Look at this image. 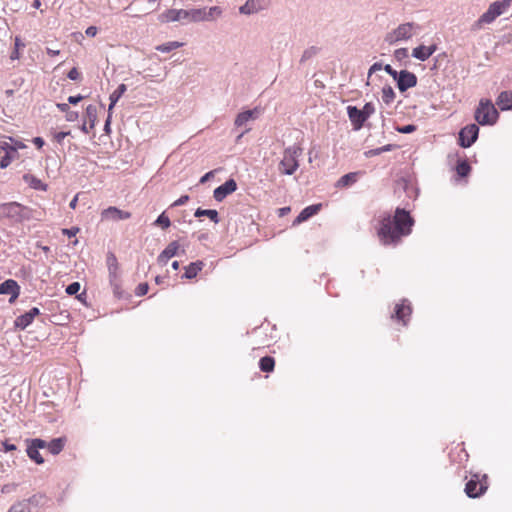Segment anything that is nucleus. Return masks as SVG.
<instances>
[{"mask_svg":"<svg viewBox=\"0 0 512 512\" xmlns=\"http://www.w3.org/2000/svg\"><path fill=\"white\" fill-rule=\"evenodd\" d=\"M259 366L263 372L273 371L274 366H275L274 358H272L270 356L262 357L259 361Z\"/></svg>","mask_w":512,"mask_h":512,"instance_id":"36","label":"nucleus"},{"mask_svg":"<svg viewBox=\"0 0 512 512\" xmlns=\"http://www.w3.org/2000/svg\"><path fill=\"white\" fill-rule=\"evenodd\" d=\"M3 448L5 452L14 451L16 450V446L14 444H11L7 441L3 442Z\"/></svg>","mask_w":512,"mask_h":512,"instance_id":"63","label":"nucleus"},{"mask_svg":"<svg viewBox=\"0 0 512 512\" xmlns=\"http://www.w3.org/2000/svg\"><path fill=\"white\" fill-rule=\"evenodd\" d=\"M97 32H98V29H97V27H95V26H89V27L86 29V31H85V33H86V35H87L88 37H94V36H96Z\"/></svg>","mask_w":512,"mask_h":512,"instance_id":"59","label":"nucleus"},{"mask_svg":"<svg viewBox=\"0 0 512 512\" xmlns=\"http://www.w3.org/2000/svg\"><path fill=\"white\" fill-rule=\"evenodd\" d=\"M475 119L480 125H493L498 119V111L489 100H481L475 111Z\"/></svg>","mask_w":512,"mask_h":512,"instance_id":"5","label":"nucleus"},{"mask_svg":"<svg viewBox=\"0 0 512 512\" xmlns=\"http://www.w3.org/2000/svg\"><path fill=\"white\" fill-rule=\"evenodd\" d=\"M203 267L204 263L202 261L192 262L185 267V273L182 277L186 279H193L197 276Z\"/></svg>","mask_w":512,"mask_h":512,"instance_id":"25","label":"nucleus"},{"mask_svg":"<svg viewBox=\"0 0 512 512\" xmlns=\"http://www.w3.org/2000/svg\"><path fill=\"white\" fill-rule=\"evenodd\" d=\"M317 52V49L315 47H310L308 49H306L302 56H301V62H305L307 60H309L310 58H312Z\"/></svg>","mask_w":512,"mask_h":512,"instance_id":"45","label":"nucleus"},{"mask_svg":"<svg viewBox=\"0 0 512 512\" xmlns=\"http://www.w3.org/2000/svg\"><path fill=\"white\" fill-rule=\"evenodd\" d=\"M67 76H68V78H69L70 80L75 81V80H78V79H79V77H80V73H79V71L77 70V68H75V67H74V68H72V69L68 72Z\"/></svg>","mask_w":512,"mask_h":512,"instance_id":"54","label":"nucleus"},{"mask_svg":"<svg viewBox=\"0 0 512 512\" xmlns=\"http://www.w3.org/2000/svg\"><path fill=\"white\" fill-rule=\"evenodd\" d=\"M436 45H420L412 50V56L420 61H426L435 51Z\"/></svg>","mask_w":512,"mask_h":512,"instance_id":"19","label":"nucleus"},{"mask_svg":"<svg viewBox=\"0 0 512 512\" xmlns=\"http://www.w3.org/2000/svg\"><path fill=\"white\" fill-rule=\"evenodd\" d=\"M414 224L413 218L405 209L397 208L395 215H385L379 223L377 235L383 245L396 246L402 237L408 236Z\"/></svg>","mask_w":512,"mask_h":512,"instance_id":"1","label":"nucleus"},{"mask_svg":"<svg viewBox=\"0 0 512 512\" xmlns=\"http://www.w3.org/2000/svg\"><path fill=\"white\" fill-rule=\"evenodd\" d=\"M77 117H78V113H77V112H75V111H70V110H69V111L66 113V119H67V121H70V122L75 121V120L77 119Z\"/></svg>","mask_w":512,"mask_h":512,"instance_id":"61","label":"nucleus"},{"mask_svg":"<svg viewBox=\"0 0 512 512\" xmlns=\"http://www.w3.org/2000/svg\"><path fill=\"white\" fill-rule=\"evenodd\" d=\"M194 216L195 217H202V216H206L208 217L212 222H214L215 224H217L219 222V216H218V212L214 209H202V208H198L195 213H194Z\"/></svg>","mask_w":512,"mask_h":512,"instance_id":"31","label":"nucleus"},{"mask_svg":"<svg viewBox=\"0 0 512 512\" xmlns=\"http://www.w3.org/2000/svg\"><path fill=\"white\" fill-rule=\"evenodd\" d=\"M0 148L5 151V155L0 160V168L5 169L19 157V154L15 148L10 147V143L7 141L0 142Z\"/></svg>","mask_w":512,"mask_h":512,"instance_id":"12","label":"nucleus"},{"mask_svg":"<svg viewBox=\"0 0 512 512\" xmlns=\"http://www.w3.org/2000/svg\"><path fill=\"white\" fill-rule=\"evenodd\" d=\"M383 69L396 81L399 72L394 70L389 64L385 65Z\"/></svg>","mask_w":512,"mask_h":512,"instance_id":"55","label":"nucleus"},{"mask_svg":"<svg viewBox=\"0 0 512 512\" xmlns=\"http://www.w3.org/2000/svg\"><path fill=\"white\" fill-rule=\"evenodd\" d=\"M154 224L161 226L163 229H166L171 225V222H170L169 217L166 216L165 212H163L158 216V218L156 219Z\"/></svg>","mask_w":512,"mask_h":512,"instance_id":"42","label":"nucleus"},{"mask_svg":"<svg viewBox=\"0 0 512 512\" xmlns=\"http://www.w3.org/2000/svg\"><path fill=\"white\" fill-rule=\"evenodd\" d=\"M497 105L501 110H511L512 109V92L511 91H503L499 94L497 98Z\"/></svg>","mask_w":512,"mask_h":512,"instance_id":"24","label":"nucleus"},{"mask_svg":"<svg viewBox=\"0 0 512 512\" xmlns=\"http://www.w3.org/2000/svg\"><path fill=\"white\" fill-rule=\"evenodd\" d=\"M237 183L234 179H228L225 183L218 186L214 192L213 197L216 201H223L228 195L236 191Z\"/></svg>","mask_w":512,"mask_h":512,"instance_id":"10","label":"nucleus"},{"mask_svg":"<svg viewBox=\"0 0 512 512\" xmlns=\"http://www.w3.org/2000/svg\"><path fill=\"white\" fill-rule=\"evenodd\" d=\"M86 116L90 120V128L95 126V121L97 118V108L94 105H88L86 107Z\"/></svg>","mask_w":512,"mask_h":512,"instance_id":"39","label":"nucleus"},{"mask_svg":"<svg viewBox=\"0 0 512 512\" xmlns=\"http://www.w3.org/2000/svg\"><path fill=\"white\" fill-rule=\"evenodd\" d=\"M416 130V126L412 125V124H409V125H405V126H402V127H398L397 128V131L399 133H403V134H409V133H412Z\"/></svg>","mask_w":512,"mask_h":512,"instance_id":"51","label":"nucleus"},{"mask_svg":"<svg viewBox=\"0 0 512 512\" xmlns=\"http://www.w3.org/2000/svg\"><path fill=\"white\" fill-rule=\"evenodd\" d=\"M183 43L178 41H170L161 45L156 46V50L163 53H168L174 49L180 48Z\"/></svg>","mask_w":512,"mask_h":512,"instance_id":"37","label":"nucleus"},{"mask_svg":"<svg viewBox=\"0 0 512 512\" xmlns=\"http://www.w3.org/2000/svg\"><path fill=\"white\" fill-rule=\"evenodd\" d=\"M347 114L349 120L351 121L353 129L355 131L360 130L366 121L365 116L362 114L361 110L358 109L356 106H348Z\"/></svg>","mask_w":512,"mask_h":512,"instance_id":"13","label":"nucleus"},{"mask_svg":"<svg viewBox=\"0 0 512 512\" xmlns=\"http://www.w3.org/2000/svg\"><path fill=\"white\" fill-rule=\"evenodd\" d=\"M40 311L37 307L31 308L28 312L18 316L15 320V326L19 329L24 330L27 328L34 320V318L39 315Z\"/></svg>","mask_w":512,"mask_h":512,"instance_id":"17","label":"nucleus"},{"mask_svg":"<svg viewBox=\"0 0 512 512\" xmlns=\"http://www.w3.org/2000/svg\"><path fill=\"white\" fill-rule=\"evenodd\" d=\"M258 114H259L258 109L247 110V111L241 112L237 115V117L235 119V125L237 127H241V126L245 125L248 121L256 119L258 117Z\"/></svg>","mask_w":512,"mask_h":512,"instance_id":"21","label":"nucleus"},{"mask_svg":"<svg viewBox=\"0 0 512 512\" xmlns=\"http://www.w3.org/2000/svg\"><path fill=\"white\" fill-rule=\"evenodd\" d=\"M189 200V196L188 195H183L181 196L180 198H178L173 204L172 206H182L184 204H186V202Z\"/></svg>","mask_w":512,"mask_h":512,"instance_id":"57","label":"nucleus"},{"mask_svg":"<svg viewBox=\"0 0 512 512\" xmlns=\"http://www.w3.org/2000/svg\"><path fill=\"white\" fill-rule=\"evenodd\" d=\"M479 127L476 124H470L462 128L459 132V145L463 148L470 147L478 138Z\"/></svg>","mask_w":512,"mask_h":512,"instance_id":"8","label":"nucleus"},{"mask_svg":"<svg viewBox=\"0 0 512 512\" xmlns=\"http://www.w3.org/2000/svg\"><path fill=\"white\" fill-rule=\"evenodd\" d=\"M102 219L110 221H120L130 218L131 214L127 211L118 209L117 207H108L102 211Z\"/></svg>","mask_w":512,"mask_h":512,"instance_id":"14","label":"nucleus"},{"mask_svg":"<svg viewBox=\"0 0 512 512\" xmlns=\"http://www.w3.org/2000/svg\"><path fill=\"white\" fill-rule=\"evenodd\" d=\"M320 208H321V204H315V205H310V206L305 207L299 213V215L295 218L293 224L294 225L300 224L304 221H307L309 218H311L312 216L317 214L319 212Z\"/></svg>","mask_w":512,"mask_h":512,"instance_id":"20","label":"nucleus"},{"mask_svg":"<svg viewBox=\"0 0 512 512\" xmlns=\"http://www.w3.org/2000/svg\"><path fill=\"white\" fill-rule=\"evenodd\" d=\"M398 186L401 187L410 198H416L417 197V189L414 187V185L410 182H408L405 179H402L398 182Z\"/></svg>","mask_w":512,"mask_h":512,"instance_id":"34","label":"nucleus"},{"mask_svg":"<svg viewBox=\"0 0 512 512\" xmlns=\"http://www.w3.org/2000/svg\"><path fill=\"white\" fill-rule=\"evenodd\" d=\"M486 479V475H483L482 479H480L479 475L474 474L465 486V493L467 496L470 498H477L484 494L488 488Z\"/></svg>","mask_w":512,"mask_h":512,"instance_id":"7","label":"nucleus"},{"mask_svg":"<svg viewBox=\"0 0 512 512\" xmlns=\"http://www.w3.org/2000/svg\"><path fill=\"white\" fill-rule=\"evenodd\" d=\"M381 69H383V66L381 63L379 62H376L374 63L370 68H369V71H368V78H370L372 76L373 73L377 72V71H380Z\"/></svg>","mask_w":512,"mask_h":512,"instance_id":"53","label":"nucleus"},{"mask_svg":"<svg viewBox=\"0 0 512 512\" xmlns=\"http://www.w3.org/2000/svg\"><path fill=\"white\" fill-rule=\"evenodd\" d=\"M79 290H80V284L78 282H73L67 286L66 293L68 295H75L79 292Z\"/></svg>","mask_w":512,"mask_h":512,"instance_id":"47","label":"nucleus"},{"mask_svg":"<svg viewBox=\"0 0 512 512\" xmlns=\"http://www.w3.org/2000/svg\"><path fill=\"white\" fill-rule=\"evenodd\" d=\"M127 86L125 84H120L116 90H114L109 97L110 104L108 107V112H111L113 107L116 105V103L119 101L121 96L126 92Z\"/></svg>","mask_w":512,"mask_h":512,"instance_id":"27","label":"nucleus"},{"mask_svg":"<svg viewBox=\"0 0 512 512\" xmlns=\"http://www.w3.org/2000/svg\"><path fill=\"white\" fill-rule=\"evenodd\" d=\"M8 512H32V509L28 507L26 502L19 501L12 505Z\"/></svg>","mask_w":512,"mask_h":512,"instance_id":"40","label":"nucleus"},{"mask_svg":"<svg viewBox=\"0 0 512 512\" xmlns=\"http://www.w3.org/2000/svg\"><path fill=\"white\" fill-rule=\"evenodd\" d=\"M395 96L396 94L391 86L386 85L382 88L381 98L386 105H390L394 101Z\"/></svg>","mask_w":512,"mask_h":512,"instance_id":"35","label":"nucleus"},{"mask_svg":"<svg viewBox=\"0 0 512 512\" xmlns=\"http://www.w3.org/2000/svg\"><path fill=\"white\" fill-rule=\"evenodd\" d=\"M149 286L147 283H140L135 290L137 296H143L148 292Z\"/></svg>","mask_w":512,"mask_h":512,"instance_id":"49","label":"nucleus"},{"mask_svg":"<svg viewBox=\"0 0 512 512\" xmlns=\"http://www.w3.org/2000/svg\"><path fill=\"white\" fill-rule=\"evenodd\" d=\"M27 442L32 443L34 446H36L38 449L47 448L48 443L42 439L35 438L32 440H27Z\"/></svg>","mask_w":512,"mask_h":512,"instance_id":"50","label":"nucleus"},{"mask_svg":"<svg viewBox=\"0 0 512 512\" xmlns=\"http://www.w3.org/2000/svg\"><path fill=\"white\" fill-rule=\"evenodd\" d=\"M57 108L60 111L65 112V113H67L70 110V107H69L68 103H58L57 104Z\"/></svg>","mask_w":512,"mask_h":512,"instance_id":"64","label":"nucleus"},{"mask_svg":"<svg viewBox=\"0 0 512 512\" xmlns=\"http://www.w3.org/2000/svg\"><path fill=\"white\" fill-rule=\"evenodd\" d=\"M24 43L21 41L19 37H15V49L12 51L10 58L11 60H17L20 57L19 49L24 47Z\"/></svg>","mask_w":512,"mask_h":512,"instance_id":"43","label":"nucleus"},{"mask_svg":"<svg viewBox=\"0 0 512 512\" xmlns=\"http://www.w3.org/2000/svg\"><path fill=\"white\" fill-rule=\"evenodd\" d=\"M161 22H188V10L185 9H169L160 15Z\"/></svg>","mask_w":512,"mask_h":512,"instance_id":"11","label":"nucleus"},{"mask_svg":"<svg viewBox=\"0 0 512 512\" xmlns=\"http://www.w3.org/2000/svg\"><path fill=\"white\" fill-rule=\"evenodd\" d=\"M261 9L262 6L257 0H247L246 3L239 8V12L241 14L251 15L259 12Z\"/></svg>","mask_w":512,"mask_h":512,"instance_id":"26","label":"nucleus"},{"mask_svg":"<svg viewBox=\"0 0 512 512\" xmlns=\"http://www.w3.org/2000/svg\"><path fill=\"white\" fill-rule=\"evenodd\" d=\"M9 219L12 222H22L28 218V209L17 202L0 204V221Z\"/></svg>","mask_w":512,"mask_h":512,"instance_id":"4","label":"nucleus"},{"mask_svg":"<svg viewBox=\"0 0 512 512\" xmlns=\"http://www.w3.org/2000/svg\"><path fill=\"white\" fill-rule=\"evenodd\" d=\"M26 451H27V455L29 456V458L31 460H33L35 463H37V464L44 463V459L41 456V454L39 453V449L36 446H34L32 443L28 442Z\"/></svg>","mask_w":512,"mask_h":512,"instance_id":"32","label":"nucleus"},{"mask_svg":"<svg viewBox=\"0 0 512 512\" xmlns=\"http://www.w3.org/2000/svg\"><path fill=\"white\" fill-rule=\"evenodd\" d=\"M82 96L81 95H77V96H69L68 97V104H77L78 102H80L82 100Z\"/></svg>","mask_w":512,"mask_h":512,"instance_id":"62","label":"nucleus"},{"mask_svg":"<svg viewBox=\"0 0 512 512\" xmlns=\"http://www.w3.org/2000/svg\"><path fill=\"white\" fill-rule=\"evenodd\" d=\"M393 147L394 146L392 144H387V145H384L379 148L370 149V150L364 152V155L367 158L374 157V156L380 155L383 152L391 151L393 149Z\"/></svg>","mask_w":512,"mask_h":512,"instance_id":"38","label":"nucleus"},{"mask_svg":"<svg viewBox=\"0 0 512 512\" xmlns=\"http://www.w3.org/2000/svg\"><path fill=\"white\" fill-rule=\"evenodd\" d=\"M359 174H360L359 172H350V173L343 175L336 182V184H335L336 188H346V187L353 185L354 183L357 182Z\"/></svg>","mask_w":512,"mask_h":512,"instance_id":"22","label":"nucleus"},{"mask_svg":"<svg viewBox=\"0 0 512 512\" xmlns=\"http://www.w3.org/2000/svg\"><path fill=\"white\" fill-rule=\"evenodd\" d=\"M222 14L223 9L220 6L205 8V22L216 21Z\"/></svg>","mask_w":512,"mask_h":512,"instance_id":"29","label":"nucleus"},{"mask_svg":"<svg viewBox=\"0 0 512 512\" xmlns=\"http://www.w3.org/2000/svg\"><path fill=\"white\" fill-rule=\"evenodd\" d=\"M107 264H108L110 282H113V279H117V276H118V263H117L116 257L112 254L110 256H108Z\"/></svg>","mask_w":512,"mask_h":512,"instance_id":"33","label":"nucleus"},{"mask_svg":"<svg viewBox=\"0 0 512 512\" xmlns=\"http://www.w3.org/2000/svg\"><path fill=\"white\" fill-rule=\"evenodd\" d=\"M512 0L496 1L490 4L488 10L477 20L476 26L492 23L498 16L503 14L511 5Z\"/></svg>","mask_w":512,"mask_h":512,"instance_id":"6","label":"nucleus"},{"mask_svg":"<svg viewBox=\"0 0 512 512\" xmlns=\"http://www.w3.org/2000/svg\"><path fill=\"white\" fill-rule=\"evenodd\" d=\"M41 499H42L41 495H33L32 497H30L28 499H24L22 501L26 502L28 504V507L31 508V506H38Z\"/></svg>","mask_w":512,"mask_h":512,"instance_id":"46","label":"nucleus"},{"mask_svg":"<svg viewBox=\"0 0 512 512\" xmlns=\"http://www.w3.org/2000/svg\"><path fill=\"white\" fill-rule=\"evenodd\" d=\"M69 134H70V132H69V131H67V132H64V131L57 132V133L54 135V139H55L58 143H61V142L64 140V138H65L66 136H68Z\"/></svg>","mask_w":512,"mask_h":512,"instance_id":"56","label":"nucleus"},{"mask_svg":"<svg viewBox=\"0 0 512 512\" xmlns=\"http://www.w3.org/2000/svg\"><path fill=\"white\" fill-rule=\"evenodd\" d=\"M411 313L412 308L410 303L404 299L400 303L396 304L392 318H396L397 320L402 321L404 325H406V318H408Z\"/></svg>","mask_w":512,"mask_h":512,"instance_id":"16","label":"nucleus"},{"mask_svg":"<svg viewBox=\"0 0 512 512\" xmlns=\"http://www.w3.org/2000/svg\"><path fill=\"white\" fill-rule=\"evenodd\" d=\"M10 147L11 148H15V151L18 152L19 149H24L26 146L24 143H22L21 141H18V140H13L12 138H10Z\"/></svg>","mask_w":512,"mask_h":512,"instance_id":"52","label":"nucleus"},{"mask_svg":"<svg viewBox=\"0 0 512 512\" xmlns=\"http://www.w3.org/2000/svg\"><path fill=\"white\" fill-rule=\"evenodd\" d=\"M360 110H361L362 114L365 116V120H367L372 114H374L375 107H374L373 103L368 102Z\"/></svg>","mask_w":512,"mask_h":512,"instance_id":"44","label":"nucleus"},{"mask_svg":"<svg viewBox=\"0 0 512 512\" xmlns=\"http://www.w3.org/2000/svg\"><path fill=\"white\" fill-rule=\"evenodd\" d=\"M456 171L460 177H465L470 172V165L466 161H460L456 166Z\"/></svg>","mask_w":512,"mask_h":512,"instance_id":"41","label":"nucleus"},{"mask_svg":"<svg viewBox=\"0 0 512 512\" xmlns=\"http://www.w3.org/2000/svg\"><path fill=\"white\" fill-rule=\"evenodd\" d=\"M394 57L397 60H402L408 57V49L407 48H399L394 52Z\"/></svg>","mask_w":512,"mask_h":512,"instance_id":"48","label":"nucleus"},{"mask_svg":"<svg viewBox=\"0 0 512 512\" xmlns=\"http://www.w3.org/2000/svg\"><path fill=\"white\" fill-rule=\"evenodd\" d=\"M65 442L66 439L63 437L55 438L48 443L47 449L51 454L57 455L63 450Z\"/></svg>","mask_w":512,"mask_h":512,"instance_id":"28","label":"nucleus"},{"mask_svg":"<svg viewBox=\"0 0 512 512\" xmlns=\"http://www.w3.org/2000/svg\"><path fill=\"white\" fill-rule=\"evenodd\" d=\"M19 290V285L12 279H8L0 284V294L9 295L10 302H13L19 296Z\"/></svg>","mask_w":512,"mask_h":512,"instance_id":"15","label":"nucleus"},{"mask_svg":"<svg viewBox=\"0 0 512 512\" xmlns=\"http://www.w3.org/2000/svg\"><path fill=\"white\" fill-rule=\"evenodd\" d=\"M396 83L398 89L401 92H405L409 88L417 85V76L408 70H401L399 74H397Z\"/></svg>","mask_w":512,"mask_h":512,"instance_id":"9","label":"nucleus"},{"mask_svg":"<svg viewBox=\"0 0 512 512\" xmlns=\"http://www.w3.org/2000/svg\"><path fill=\"white\" fill-rule=\"evenodd\" d=\"M179 244L177 241H172L167 247L159 254L157 261L161 265H165L168 260L178 254Z\"/></svg>","mask_w":512,"mask_h":512,"instance_id":"18","label":"nucleus"},{"mask_svg":"<svg viewBox=\"0 0 512 512\" xmlns=\"http://www.w3.org/2000/svg\"><path fill=\"white\" fill-rule=\"evenodd\" d=\"M214 176V171H209L200 178V183L204 184Z\"/></svg>","mask_w":512,"mask_h":512,"instance_id":"60","label":"nucleus"},{"mask_svg":"<svg viewBox=\"0 0 512 512\" xmlns=\"http://www.w3.org/2000/svg\"><path fill=\"white\" fill-rule=\"evenodd\" d=\"M188 22H205V7L188 10Z\"/></svg>","mask_w":512,"mask_h":512,"instance_id":"30","label":"nucleus"},{"mask_svg":"<svg viewBox=\"0 0 512 512\" xmlns=\"http://www.w3.org/2000/svg\"><path fill=\"white\" fill-rule=\"evenodd\" d=\"M79 232V228L72 227L70 229H63V234L67 235L68 237H73Z\"/></svg>","mask_w":512,"mask_h":512,"instance_id":"58","label":"nucleus"},{"mask_svg":"<svg viewBox=\"0 0 512 512\" xmlns=\"http://www.w3.org/2000/svg\"><path fill=\"white\" fill-rule=\"evenodd\" d=\"M302 154V148L298 145L287 147L279 163V171L283 175H293L299 168L298 158Z\"/></svg>","mask_w":512,"mask_h":512,"instance_id":"2","label":"nucleus"},{"mask_svg":"<svg viewBox=\"0 0 512 512\" xmlns=\"http://www.w3.org/2000/svg\"><path fill=\"white\" fill-rule=\"evenodd\" d=\"M421 30L419 24L414 22H407L400 24L398 27L387 33L385 41L389 45L397 44L398 42L408 41L414 35H417Z\"/></svg>","mask_w":512,"mask_h":512,"instance_id":"3","label":"nucleus"},{"mask_svg":"<svg viewBox=\"0 0 512 512\" xmlns=\"http://www.w3.org/2000/svg\"><path fill=\"white\" fill-rule=\"evenodd\" d=\"M23 180L29 187L39 191H46L47 185L44 184L39 178L32 174H24Z\"/></svg>","mask_w":512,"mask_h":512,"instance_id":"23","label":"nucleus"}]
</instances>
